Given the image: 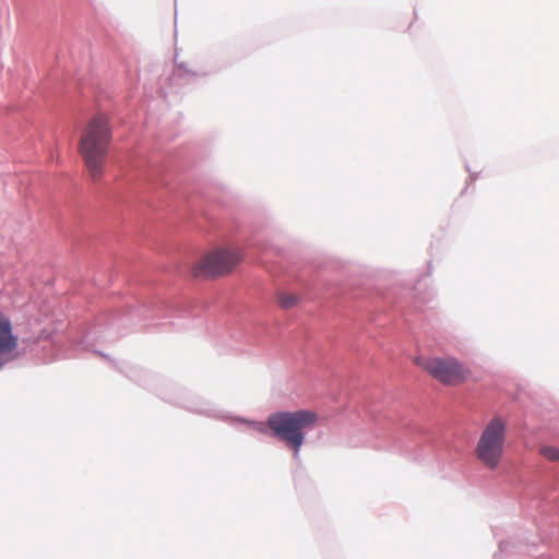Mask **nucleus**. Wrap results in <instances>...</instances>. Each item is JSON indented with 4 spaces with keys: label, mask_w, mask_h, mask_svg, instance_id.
I'll return each instance as SVG.
<instances>
[{
    "label": "nucleus",
    "mask_w": 559,
    "mask_h": 559,
    "mask_svg": "<svg viewBox=\"0 0 559 559\" xmlns=\"http://www.w3.org/2000/svg\"><path fill=\"white\" fill-rule=\"evenodd\" d=\"M277 301L283 309H290L299 302V298L292 293H280Z\"/></svg>",
    "instance_id": "nucleus-7"
},
{
    "label": "nucleus",
    "mask_w": 559,
    "mask_h": 559,
    "mask_svg": "<svg viewBox=\"0 0 559 559\" xmlns=\"http://www.w3.org/2000/svg\"><path fill=\"white\" fill-rule=\"evenodd\" d=\"M416 364L439 382L457 385L466 381L469 370L454 358H417Z\"/></svg>",
    "instance_id": "nucleus-5"
},
{
    "label": "nucleus",
    "mask_w": 559,
    "mask_h": 559,
    "mask_svg": "<svg viewBox=\"0 0 559 559\" xmlns=\"http://www.w3.org/2000/svg\"><path fill=\"white\" fill-rule=\"evenodd\" d=\"M318 419L317 413L298 409L273 413L269 416L266 424L272 435L293 451L295 459H298L306 440V431L312 429Z\"/></svg>",
    "instance_id": "nucleus-2"
},
{
    "label": "nucleus",
    "mask_w": 559,
    "mask_h": 559,
    "mask_svg": "<svg viewBox=\"0 0 559 559\" xmlns=\"http://www.w3.org/2000/svg\"><path fill=\"white\" fill-rule=\"evenodd\" d=\"M540 454L544 455L547 460L556 462L559 461V449L555 447H543L540 449Z\"/></svg>",
    "instance_id": "nucleus-8"
},
{
    "label": "nucleus",
    "mask_w": 559,
    "mask_h": 559,
    "mask_svg": "<svg viewBox=\"0 0 559 559\" xmlns=\"http://www.w3.org/2000/svg\"><path fill=\"white\" fill-rule=\"evenodd\" d=\"M506 424L501 418L491 419L484 428L476 447V455L488 468L498 466L503 452Z\"/></svg>",
    "instance_id": "nucleus-4"
},
{
    "label": "nucleus",
    "mask_w": 559,
    "mask_h": 559,
    "mask_svg": "<svg viewBox=\"0 0 559 559\" xmlns=\"http://www.w3.org/2000/svg\"><path fill=\"white\" fill-rule=\"evenodd\" d=\"M237 248L218 247L206 251L191 269L194 277L216 278L231 273L241 262Z\"/></svg>",
    "instance_id": "nucleus-3"
},
{
    "label": "nucleus",
    "mask_w": 559,
    "mask_h": 559,
    "mask_svg": "<svg viewBox=\"0 0 559 559\" xmlns=\"http://www.w3.org/2000/svg\"><path fill=\"white\" fill-rule=\"evenodd\" d=\"M17 345L19 338L13 333L10 318L0 312V369L11 360Z\"/></svg>",
    "instance_id": "nucleus-6"
},
{
    "label": "nucleus",
    "mask_w": 559,
    "mask_h": 559,
    "mask_svg": "<svg viewBox=\"0 0 559 559\" xmlns=\"http://www.w3.org/2000/svg\"><path fill=\"white\" fill-rule=\"evenodd\" d=\"M111 138L110 122L105 115L94 116L82 129L78 151L94 181L104 175Z\"/></svg>",
    "instance_id": "nucleus-1"
}]
</instances>
